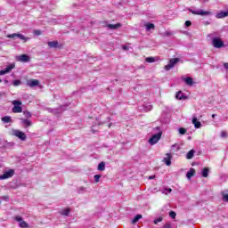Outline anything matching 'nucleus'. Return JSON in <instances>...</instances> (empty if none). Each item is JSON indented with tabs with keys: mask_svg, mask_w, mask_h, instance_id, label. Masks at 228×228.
Masks as SVG:
<instances>
[{
	"mask_svg": "<svg viewBox=\"0 0 228 228\" xmlns=\"http://www.w3.org/2000/svg\"><path fill=\"white\" fill-rule=\"evenodd\" d=\"M212 45L216 49H222L224 47V41L218 37L212 38Z\"/></svg>",
	"mask_w": 228,
	"mask_h": 228,
	"instance_id": "20e7f679",
	"label": "nucleus"
},
{
	"mask_svg": "<svg viewBox=\"0 0 228 228\" xmlns=\"http://www.w3.org/2000/svg\"><path fill=\"white\" fill-rule=\"evenodd\" d=\"M202 177H208L209 175V168L204 167L201 171Z\"/></svg>",
	"mask_w": 228,
	"mask_h": 228,
	"instance_id": "412c9836",
	"label": "nucleus"
},
{
	"mask_svg": "<svg viewBox=\"0 0 228 228\" xmlns=\"http://www.w3.org/2000/svg\"><path fill=\"white\" fill-rule=\"evenodd\" d=\"M195 175V169L191 167L186 174L187 179H191Z\"/></svg>",
	"mask_w": 228,
	"mask_h": 228,
	"instance_id": "dca6fc26",
	"label": "nucleus"
},
{
	"mask_svg": "<svg viewBox=\"0 0 228 228\" xmlns=\"http://www.w3.org/2000/svg\"><path fill=\"white\" fill-rule=\"evenodd\" d=\"M192 124L196 129H200V127H202V123L197 120V117L192 118Z\"/></svg>",
	"mask_w": 228,
	"mask_h": 228,
	"instance_id": "2eb2a0df",
	"label": "nucleus"
},
{
	"mask_svg": "<svg viewBox=\"0 0 228 228\" xmlns=\"http://www.w3.org/2000/svg\"><path fill=\"white\" fill-rule=\"evenodd\" d=\"M4 83L7 84V83H8V80H4Z\"/></svg>",
	"mask_w": 228,
	"mask_h": 228,
	"instance_id": "3c124183",
	"label": "nucleus"
},
{
	"mask_svg": "<svg viewBox=\"0 0 228 228\" xmlns=\"http://www.w3.org/2000/svg\"><path fill=\"white\" fill-rule=\"evenodd\" d=\"M162 228H173V227H172V224H170V223H166V224L163 225Z\"/></svg>",
	"mask_w": 228,
	"mask_h": 228,
	"instance_id": "ea45409f",
	"label": "nucleus"
},
{
	"mask_svg": "<svg viewBox=\"0 0 228 228\" xmlns=\"http://www.w3.org/2000/svg\"><path fill=\"white\" fill-rule=\"evenodd\" d=\"M48 46H49L51 49H56V47H58V41H51V42H48Z\"/></svg>",
	"mask_w": 228,
	"mask_h": 228,
	"instance_id": "6ab92c4d",
	"label": "nucleus"
},
{
	"mask_svg": "<svg viewBox=\"0 0 228 228\" xmlns=\"http://www.w3.org/2000/svg\"><path fill=\"white\" fill-rule=\"evenodd\" d=\"M16 222H19L20 227L21 228H28V223H26L20 216H15Z\"/></svg>",
	"mask_w": 228,
	"mask_h": 228,
	"instance_id": "9b49d317",
	"label": "nucleus"
},
{
	"mask_svg": "<svg viewBox=\"0 0 228 228\" xmlns=\"http://www.w3.org/2000/svg\"><path fill=\"white\" fill-rule=\"evenodd\" d=\"M23 115H25V117L27 118H31V112H29V111H24Z\"/></svg>",
	"mask_w": 228,
	"mask_h": 228,
	"instance_id": "e433bc0d",
	"label": "nucleus"
},
{
	"mask_svg": "<svg viewBox=\"0 0 228 228\" xmlns=\"http://www.w3.org/2000/svg\"><path fill=\"white\" fill-rule=\"evenodd\" d=\"M169 216L173 219H175V216H177V214L175 211H170Z\"/></svg>",
	"mask_w": 228,
	"mask_h": 228,
	"instance_id": "72a5a7b5",
	"label": "nucleus"
},
{
	"mask_svg": "<svg viewBox=\"0 0 228 228\" xmlns=\"http://www.w3.org/2000/svg\"><path fill=\"white\" fill-rule=\"evenodd\" d=\"M216 19H224V17H228V12H220L216 15Z\"/></svg>",
	"mask_w": 228,
	"mask_h": 228,
	"instance_id": "f3484780",
	"label": "nucleus"
},
{
	"mask_svg": "<svg viewBox=\"0 0 228 228\" xmlns=\"http://www.w3.org/2000/svg\"><path fill=\"white\" fill-rule=\"evenodd\" d=\"M101 175H94V183H99L101 181Z\"/></svg>",
	"mask_w": 228,
	"mask_h": 228,
	"instance_id": "f704fd0d",
	"label": "nucleus"
},
{
	"mask_svg": "<svg viewBox=\"0 0 228 228\" xmlns=\"http://www.w3.org/2000/svg\"><path fill=\"white\" fill-rule=\"evenodd\" d=\"M142 219V215H136L134 218L132 220V224H136L138 220Z\"/></svg>",
	"mask_w": 228,
	"mask_h": 228,
	"instance_id": "c756f323",
	"label": "nucleus"
},
{
	"mask_svg": "<svg viewBox=\"0 0 228 228\" xmlns=\"http://www.w3.org/2000/svg\"><path fill=\"white\" fill-rule=\"evenodd\" d=\"M105 169H106V164L104 162H101L98 165V170H100V172H104Z\"/></svg>",
	"mask_w": 228,
	"mask_h": 228,
	"instance_id": "bb28decb",
	"label": "nucleus"
},
{
	"mask_svg": "<svg viewBox=\"0 0 228 228\" xmlns=\"http://www.w3.org/2000/svg\"><path fill=\"white\" fill-rule=\"evenodd\" d=\"M120 23H117V24H109L108 28L110 29H118V28H120Z\"/></svg>",
	"mask_w": 228,
	"mask_h": 228,
	"instance_id": "393cba45",
	"label": "nucleus"
},
{
	"mask_svg": "<svg viewBox=\"0 0 228 228\" xmlns=\"http://www.w3.org/2000/svg\"><path fill=\"white\" fill-rule=\"evenodd\" d=\"M194 155H195V151H194V150H191V151L186 154V158H187V159H192Z\"/></svg>",
	"mask_w": 228,
	"mask_h": 228,
	"instance_id": "b1692460",
	"label": "nucleus"
},
{
	"mask_svg": "<svg viewBox=\"0 0 228 228\" xmlns=\"http://www.w3.org/2000/svg\"><path fill=\"white\" fill-rule=\"evenodd\" d=\"M208 37H211V34H210V35H208Z\"/></svg>",
	"mask_w": 228,
	"mask_h": 228,
	"instance_id": "864d4df0",
	"label": "nucleus"
},
{
	"mask_svg": "<svg viewBox=\"0 0 228 228\" xmlns=\"http://www.w3.org/2000/svg\"><path fill=\"white\" fill-rule=\"evenodd\" d=\"M69 213H70V208H64L61 212V215H62L63 216H69Z\"/></svg>",
	"mask_w": 228,
	"mask_h": 228,
	"instance_id": "cd10ccee",
	"label": "nucleus"
},
{
	"mask_svg": "<svg viewBox=\"0 0 228 228\" xmlns=\"http://www.w3.org/2000/svg\"><path fill=\"white\" fill-rule=\"evenodd\" d=\"M163 193H165V195H168V193H172V189H165Z\"/></svg>",
	"mask_w": 228,
	"mask_h": 228,
	"instance_id": "58836bf2",
	"label": "nucleus"
},
{
	"mask_svg": "<svg viewBox=\"0 0 228 228\" xmlns=\"http://www.w3.org/2000/svg\"><path fill=\"white\" fill-rule=\"evenodd\" d=\"M141 111H151L152 110V104L150 102L144 103L142 107L139 108Z\"/></svg>",
	"mask_w": 228,
	"mask_h": 228,
	"instance_id": "f8f14e48",
	"label": "nucleus"
},
{
	"mask_svg": "<svg viewBox=\"0 0 228 228\" xmlns=\"http://www.w3.org/2000/svg\"><path fill=\"white\" fill-rule=\"evenodd\" d=\"M13 86H20L22 85V82L20 80H14L12 82Z\"/></svg>",
	"mask_w": 228,
	"mask_h": 228,
	"instance_id": "7c9ffc66",
	"label": "nucleus"
},
{
	"mask_svg": "<svg viewBox=\"0 0 228 228\" xmlns=\"http://www.w3.org/2000/svg\"><path fill=\"white\" fill-rule=\"evenodd\" d=\"M0 83H3V80L0 79Z\"/></svg>",
	"mask_w": 228,
	"mask_h": 228,
	"instance_id": "603ef678",
	"label": "nucleus"
},
{
	"mask_svg": "<svg viewBox=\"0 0 228 228\" xmlns=\"http://www.w3.org/2000/svg\"><path fill=\"white\" fill-rule=\"evenodd\" d=\"M18 61H22L23 63H28L29 61V56L26 54L20 55L18 57Z\"/></svg>",
	"mask_w": 228,
	"mask_h": 228,
	"instance_id": "4468645a",
	"label": "nucleus"
},
{
	"mask_svg": "<svg viewBox=\"0 0 228 228\" xmlns=\"http://www.w3.org/2000/svg\"><path fill=\"white\" fill-rule=\"evenodd\" d=\"M185 26L187 28H189V26H191V21H190V20L185 21Z\"/></svg>",
	"mask_w": 228,
	"mask_h": 228,
	"instance_id": "37998d69",
	"label": "nucleus"
},
{
	"mask_svg": "<svg viewBox=\"0 0 228 228\" xmlns=\"http://www.w3.org/2000/svg\"><path fill=\"white\" fill-rule=\"evenodd\" d=\"M223 199L228 202V194L224 195Z\"/></svg>",
	"mask_w": 228,
	"mask_h": 228,
	"instance_id": "c03bdc74",
	"label": "nucleus"
},
{
	"mask_svg": "<svg viewBox=\"0 0 228 228\" xmlns=\"http://www.w3.org/2000/svg\"><path fill=\"white\" fill-rule=\"evenodd\" d=\"M2 200H5V202H8V200H10V197H8V196H3V197H2Z\"/></svg>",
	"mask_w": 228,
	"mask_h": 228,
	"instance_id": "79ce46f5",
	"label": "nucleus"
},
{
	"mask_svg": "<svg viewBox=\"0 0 228 228\" xmlns=\"http://www.w3.org/2000/svg\"><path fill=\"white\" fill-rule=\"evenodd\" d=\"M124 51H127V46H123Z\"/></svg>",
	"mask_w": 228,
	"mask_h": 228,
	"instance_id": "de8ad7c7",
	"label": "nucleus"
},
{
	"mask_svg": "<svg viewBox=\"0 0 228 228\" xmlns=\"http://www.w3.org/2000/svg\"><path fill=\"white\" fill-rule=\"evenodd\" d=\"M12 136H16V138H19L22 142H26V134L20 130H12Z\"/></svg>",
	"mask_w": 228,
	"mask_h": 228,
	"instance_id": "39448f33",
	"label": "nucleus"
},
{
	"mask_svg": "<svg viewBox=\"0 0 228 228\" xmlns=\"http://www.w3.org/2000/svg\"><path fill=\"white\" fill-rule=\"evenodd\" d=\"M146 31H151V29H155V26L153 23H146L145 25Z\"/></svg>",
	"mask_w": 228,
	"mask_h": 228,
	"instance_id": "4be33fe9",
	"label": "nucleus"
},
{
	"mask_svg": "<svg viewBox=\"0 0 228 228\" xmlns=\"http://www.w3.org/2000/svg\"><path fill=\"white\" fill-rule=\"evenodd\" d=\"M191 13H193V15H201L202 17L206 15H211V12L209 11L204 10L191 11Z\"/></svg>",
	"mask_w": 228,
	"mask_h": 228,
	"instance_id": "9d476101",
	"label": "nucleus"
},
{
	"mask_svg": "<svg viewBox=\"0 0 228 228\" xmlns=\"http://www.w3.org/2000/svg\"><path fill=\"white\" fill-rule=\"evenodd\" d=\"M155 131H159L157 134H153L151 138L149 139L150 145H156L158 143L159 140H161V135L163 133L161 132L159 126H156L154 128Z\"/></svg>",
	"mask_w": 228,
	"mask_h": 228,
	"instance_id": "f257e3e1",
	"label": "nucleus"
},
{
	"mask_svg": "<svg viewBox=\"0 0 228 228\" xmlns=\"http://www.w3.org/2000/svg\"><path fill=\"white\" fill-rule=\"evenodd\" d=\"M178 61H179V58L170 59L168 64L165 66V70H171V69H174V67Z\"/></svg>",
	"mask_w": 228,
	"mask_h": 228,
	"instance_id": "0eeeda50",
	"label": "nucleus"
},
{
	"mask_svg": "<svg viewBox=\"0 0 228 228\" xmlns=\"http://www.w3.org/2000/svg\"><path fill=\"white\" fill-rule=\"evenodd\" d=\"M35 34H36V35H40V30H36V31H35Z\"/></svg>",
	"mask_w": 228,
	"mask_h": 228,
	"instance_id": "49530a36",
	"label": "nucleus"
},
{
	"mask_svg": "<svg viewBox=\"0 0 228 228\" xmlns=\"http://www.w3.org/2000/svg\"><path fill=\"white\" fill-rule=\"evenodd\" d=\"M145 61H147V63H154V61H156V58L148 57V58L145 59Z\"/></svg>",
	"mask_w": 228,
	"mask_h": 228,
	"instance_id": "c85d7f7f",
	"label": "nucleus"
},
{
	"mask_svg": "<svg viewBox=\"0 0 228 228\" xmlns=\"http://www.w3.org/2000/svg\"><path fill=\"white\" fill-rule=\"evenodd\" d=\"M220 136L221 138H228V134L226 131H222Z\"/></svg>",
	"mask_w": 228,
	"mask_h": 228,
	"instance_id": "473e14b6",
	"label": "nucleus"
},
{
	"mask_svg": "<svg viewBox=\"0 0 228 228\" xmlns=\"http://www.w3.org/2000/svg\"><path fill=\"white\" fill-rule=\"evenodd\" d=\"M164 163L170 167L172 165V155L170 153H167L166 157L164 158Z\"/></svg>",
	"mask_w": 228,
	"mask_h": 228,
	"instance_id": "ddd939ff",
	"label": "nucleus"
},
{
	"mask_svg": "<svg viewBox=\"0 0 228 228\" xmlns=\"http://www.w3.org/2000/svg\"><path fill=\"white\" fill-rule=\"evenodd\" d=\"M159 222H163V217H159L154 220V224H159Z\"/></svg>",
	"mask_w": 228,
	"mask_h": 228,
	"instance_id": "a19ab883",
	"label": "nucleus"
},
{
	"mask_svg": "<svg viewBox=\"0 0 228 228\" xmlns=\"http://www.w3.org/2000/svg\"><path fill=\"white\" fill-rule=\"evenodd\" d=\"M13 69H15V64H10L4 69L0 70V76H4V74H8L9 72H12Z\"/></svg>",
	"mask_w": 228,
	"mask_h": 228,
	"instance_id": "6e6552de",
	"label": "nucleus"
},
{
	"mask_svg": "<svg viewBox=\"0 0 228 228\" xmlns=\"http://www.w3.org/2000/svg\"><path fill=\"white\" fill-rule=\"evenodd\" d=\"M172 35H174V33H172L170 31H166V32L162 33V37H172Z\"/></svg>",
	"mask_w": 228,
	"mask_h": 228,
	"instance_id": "2f4dec72",
	"label": "nucleus"
},
{
	"mask_svg": "<svg viewBox=\"0 0 228 228\" xmlns=\"http://www.w3.org/2000/svg\"><path fill=\"white\" fill-rule=\"evenodd\" d=\"M86 191V187H79L78 193H85Z\"/></svg>",
	"mask_w": 228,
	"mask_h": 228,
	"instance_id": "c9c22d12",
	"label": "nucleus"
},
{
	"mask_svg": "<svg viewBox=\"0 0 228 228\" xmlns=\"http://www.w3.org/2000/svg\"><path fill=\"white\" fill-rule=\"evenodd\" d=\"M15 175V169H8L4 171L3 175H0V181H4L6 179H10Z\"/></svg>",
	"mask_w": 228,
	"mask_h": 228,
	"instance_id": "7ed1b4c3",
	"label": "nucleus"
},
{
	"mask_svg": "<svg viewBox=\"0 0 228 228\" xmlns=\"http://www.w3.org/2000/svg\"><path fill=\"white\" fill-rule=\"evenodd\" d=\"M12 104L13 105L12 113H22V102L14 100Z\"/></svg>",
	"mask_w": 228,
	"mask_h": 228,
	"instance_id": "f03ea898",
	"label": "nucleus"
},
{
	"mask_svg": "<svg viewBox=\"0 0 228 228\" xmlns=\"http://www.w3.org/2000/svg\"><path fill=\"white\" fill-rule=\"evenodd\" d=\"M180 134H186V129L185 128H179L178 129Z\"/></svg>",
	"mask_w": 228,
	"mask_h": 228,
	"instance_id": "4c0bfd02",
	"label": "nucleus"
},
{
	"mask_svg": "<svg viewBox=\"0 0 228 228\" xmlns=\"http://www.w3.org/2000/svg\"><path fill=\"white\" fill-rule=\"evenodd\" d=\"M216 117V114H212V118H215Z\"/></svg>",
	"mask_w": 228,
	"mask_h": 228,
	"instance_id": "09e8293b",
	"label": "nucleus"
},
{
	"mask_svg": "<svg viewBox=\"0 0 228 228\" xmlns=\"http://www.w3.org/2000/svg\"><path fill=\"white\" fill-rule=\"evenodd\" d=\"M21 122L25 127H30L32 126L31 120L21 118Z\"/></svg>",
	"mask_w": 228,
	"mask_h": 228,
	"instance_id": "a211bd4d",
	"label": "nucleus"
},
{
	"mask_svg": "<svg viewBox=\"0 0 228 228\" xmlns=\"http://www.w3.org/2000/svg\"><path fill=\"white\" fill-rule=\"evenodd\" d=\"M7 38H13V40L20 38V40H23L24 42H28V40H29V38L26 37L24 35L17 33L7 35Z\"/></svg>",
	"mask_w": 228,
	"mask_h": 228,
	"instance_id": "423d86ee",
	"label": "nucleus"
},
{
	"mask_svg": "<svg viewBox=\"0 0 228 228\" xmlns=\"http://www.w3.org/2000/svg\"><path fill=\"white\" fill-rule=\"evenodd\" d=\"M38 85H40V81L37 79H29L27 81V86L30 88H35V86H38Z\"/></svg>",
	"mask_w": 228,
	"mask_h": 228,
	"instance_id": "1a4fd4ad",
	"label": "nucleus"
},
{
	"mask_svg": "<svg viewBox=\"0 0 228 228\" xmlns=\"http://www.w3.org/2000/svg\"><path fill=\"white\" fill-rule=\"evenodd\" d=\"M184 83H186L189 86H191L193 85V78L187 77L183 78Z\"/></svg>",
	"mask_w": 228,
	"mask_h": 228,
	"instance_id": "aec40b11",
	"label": "nucleus"
},
{
	"mask_svg": "<svg viewBox=\"0 0 228 228\" xmlns=\"http://www.w3.org/2000/svg\"><path fill=\"white\" fill-rule=\"evenodd\" d=\"M176 99H178L179 101H183V99H186V96L183 94V92L179 91L178 93H176Z\"/></svg>",
	"mask_w": 228,
	"mask_h": 228,
	"instance_id": "a878e982",
	"label": "nucleus"
},
{
	"mask_svg": "<svg viewBox=\"0 0 228 228\" xmlns=\"http://www.w3.org/2000/svg\"><path fill=\"white\" fill-rule=\"evenodd\" d=\"M224 69H226L228 70V62H224Z\"/></svg>",
	"mask_w": 228,
	"mask_h": 228,
	"instance_id": "a18cd8bd",
	"label": "nucleus"
},
{
	"mask_svg": "<svg viewBox=\"0 0 228 228\" xmlns=\"http://www.w3.org/2000/svg\"><path fill=\"white\" fill-rule=\"evenodd\" d=\"M2 122H4V124H9V122H12V117L4 116L2 118Z\"/></svg>",
	"mask_w": 228,
	"mask_h": 228,
	"instance_id": "5701e85b",
	"label": "nucleus"
},
{
	"mask_svg": "<svg viewBox=\"0 0 228 228\" xmlns=\"http://www.w3.org/2000/svg\"><path fill=\"white\" fill-rule=\"evenodd\" d=\"M154 177H155L154 175H151L149 177V179H154Z\"/></svg>",
	"mask_w": 228,
	"mask_h": 228,
	"instance_id": "8fccbe9b",
	"label": "nucleus"
}]
</instances>
